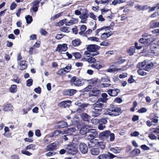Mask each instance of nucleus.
Returning <instances> with one entry per match:
<instances>
[{"label":"nucleus","instance_id":"nucleus-1","mask_svg":"<svg viewBox=\"0 0 159 159\" xmlns=\"http://www.w3.org/2000/svg\"><path fill=\"white\" fill-rule=\"evenodd\" d=\"M121 113V110L120 108L118 107H114L108 109L105 112L107 115L114 116H119Z\"/></svg>","mask_w":159,"mask_h":159},{"label":"nucleus","instance_id":"nucleus-2","mask_svg":"<svg viewBox=\"0 0 159 159\" xmlns=\"http://www.w3.org/2000/svg\"><path fill=\"white\" fill-rule=\"evenodd\" d=\"M84 80L83 79L77 78L75 76L73 77L70 80V83L71 86L76 87H80L84 84Z\"/></svg>","mask_w":159,"mask_h":159},{"label":"nucleus","instance_id":"nucleus-3","mask_svg":"<svg viewBox=\"0 0 159 159\" xmlns=\"http://www.w3.org/2000/svg\"><path fill=\"white\" fill-rule=\"evenodd\" d=\"M35 147V145L34 144H29L24 149L21 151V153L23 154L28 156H30L32 155V153L27 150H32L34 151L36 149Z\"/></svg>","mask_w":159,"mask_h":159},{"label":"nucleus","instance_id":"nucleus-4","mask_svg":"<svg viewBox=\"0 0 159 159\" xmlns=\"http://www.w3.org/2000/svg\"><path fill=\"white\" fill-rule=\"evenodd\" d=\"M65 148V149L68 151L69 153L73 155L77 152V148L72 143H69L66 145Z\"/></svg>","mask_w":159,"mask_h":159},{"label":"nucleus","instance_id":"nucleus-5","mask_svg":"<svg viewBox=\"0 0 159 159\" xmlns=\"http://www.w3.org/2000/svg\"><path fill=\"white\" fill-rule=\"evenodd\" d=\"M98 136V133L95 129H89L87 134L86 137L88 140L94 139Z\"/></svg>","mask_w":159,"mask_h":159},{"label":"nucleus","instance_id":"nucleus-6","mask_svg":"<svg viewBox=\"0 0 159 159\" xmlns=\"http://www.w3.org/2000/svg\"><path fill=\"white\" fill-rule=\"evenodd\" d=\"M116 156H115L109 152L105 154H102L100 155L97 157L98 159H112L116 157Z\"/></svg>","mask_w":159,"mask_h":159},{"label":"nucleus","instance_id":"nucleus-7","mask_svg":"<svg viewBox=\"0 0 159 159\" xmlns=\"http://www.w3.org/2000/svg\"><path fill=\"white\" fill-rule=\"evenodd\" d=\"M157 64V63L155 61H147L146 66L145 67V70L147 71H149L151 69L155 67V66Z\"/></svg>","mask_w":159,"mask_h":159},{"label":"nucleus","instance_id":"nucleus-8","mask_svg":"<svg viewBox=\"0 0 159 159\" xmlns=\"http://www.w3.org/2000/svg\"><path fill=\"white\" fill-rule=\"evenodd\" d=\"M77 91L74 89H68L64 90L63 92L64 95L72 96L75 94Z\"/></svg>","mask_w":159,"mask_h":159},{"label":"nucleus","instance_id":"nucleus-9","mask_svg":"<svg viewBox=\"0 0 159 159\" xmlns=\"http://www.w3.org/2000/svg\"><path fill=\"white\" fill-rule=\"evenodd\" d=\"M79 148L81 152L83 154H86L88 152V147L84 143H83L80 144Z\"/></svg>","mask_w":159,"mask_h":159},{"label":"nucleus","instance_id":"nucleus-10","mask_svg":"<svg viewBox=\"0 0 159 159\" xmlns=\"http://www.w3.org/2000/svg\"><path fill=\"white\" fill-rule=\"evenodd\" d=\"M110 134V131L107 130L101 132L99 134V138L104 140H106L109 137Z\"/></svg>","mask_w":159,"mask_h":159},{"label":"nucleus","instance_id":"nucleus-11","mask_svg":"<svg viewBox=\"0 0 159 159\" xmlns=\"http://www.w3.org/2000/svg\"><path fill=\"white\" fill-rule=\"evenodd\" d=\"M67 49V45L66 44H59L56 49L57 51L61 53L63 51H66Z\"/></svg>","mask_w":159,"mask_h":159},{"label":"nucleus","instance_id":"nucleus-12","mask_svg":"<svg viewBox=\"0 0 159 159\" xmlns=\"http://www.w3.org/2000/svg\"><path fill=\"white\" fill-rule=\"evenodd\" d=\"M120 91L119 89H110L107 91V93L110 96L115 97L117 96Z\"/></svg>","mask_w":159,"mask_h":159},{"label":"nucleus","instance_id":"nucleus-13","mask_svg":"<svg viewBox=\"0 0 159 159\" xmlns=\"http://www.w3.org/2000/svg\"><path fill=\"white\" fill-rule=\"evenodd\" d=\"M87 51L90 52H96L99 48V47L95 44H91L89 45L87 48Z\"/></svg>","mask_w":159,"mask_h":159},{"label":"nucleus","instance_id":"nucleus-14","mask_svg":"<svg viewBox=\"0 0 159 159\" xmlns=\"http://www.w3.org/2000/svg\"><path fill=\"white\" fill-rule=\"evenodd\" d=\"M104 105L103 103L100 102L98 101H97L93 104V106L94 108L100 109V111H101L102 109L104 108V107H105V106Z\"/></svg>","mask_w":159,"mask_h":159},{"label":"nucleus","instance_id":"nucleus-15","mask_svg":"<svg viewBox=\"0 0 159 159\" xmlns=\"http://www.w3.org/2000/svg\"><path fill=\"white\" fill-rule=\"evenodd\" d=\"M58 143H54L50 144L46 147V150L47 151H53V150L56 149L57 148V146Z\"/></svg>","mask_w":159,"mask_h":159},{"label":"nucleus","instance_id":"nucleus-16","mask_svg":"<svg viewBox=\"0 0 159 159\" xmlns=\"http://www.w3.org/2000/svg\"><path fill=\"white\" fill-rule=\"evenodd\" d=\"M89 16L88 13L87 12H85L84 14L81 15L79 16L80 18L81 19V22L82 23H86V21Z\"/></svg>","mask_w":159,"mask_h":159},{"label":"nucleus","instance_id":"nucleus-17","mask_svg":"<svg viewBox=\"0 0 159 159\" xmlns=\"http://www.w3.org/2000/svg\"><path fill=\"white\" fill-rule=\"evenodd\" d=\"M89 125H86L82 128H81L79 130L80 133L82 135H85V136L87 135V134L89 130L88 128Z\"/></svg>","mask_w":159,"mask_h":159},{"label":"nucleus","instance_id":"nucleus-18","mask_svg":"<svg viewBox=\"0 0 159 159\" xmlns=\"http://www.w3.org/2000/svg\"><path fill=\"white\" fill-rule=\"evenodd\" d=\"M95 143H96V146L99 147L102 149H104L105 148V143L102 141H99L96 139V141H95Z\"/></svg>","mask_w":159,"mask_h":159},{"label":"nucleus","instance_id":"nucleus-19","mask_svg":"<svg viewBox=\"0 0 159 159\" xmlns=\"http://www.w3.org/2000/svg\"><path fill=\"white\" fill-rule=\"evenodd\" d=\"M101 111L100 109L93 108L91 111L92 116L94 117H97L101 114Z\"/></svg>","mask_w":159,"mask_h":159},{"label":"nucleus","instance_id":"nucleus-20","mask_svg":"<svg viewBox=\"0 0 159 159\" xmlns=\"http://www.w3.org/2000/svg\"><path fill=\"white\" fill-rule=\"evenodd\" d=\"M78 19L76 18H72L70 21H67L66 23V26H70L74 24L78 23Z\"/></svg>","mask_w":159,"mask_h":159},{"label":"nucleus","instance_id":"nucleus-21","mask_svg":"<svg viewBox=\"0 0 159 159\" xmlns=\"http://www.w3.org/2000/svg\"><path fill=\"white\" fill-rule=\"evenodd\" d=\"M80 117L84 121L89 122L90 121V116L86 113H82L80 115Z\"/></svg>","mask_w":159,"mask_h":159},{"label":"nucleus","instance_id":"nucleus-22","mask_svg":"<svg viewBox=\"0 0 159 159\" xmlns=\"http://www.w3.org/2000/svg\"><path fill=\"white\" fill-rule=\"evenodd\" d=\"M100 152V149L97 148H92L90 150L91 154L93 156L98 155Z\"/></svg>","mask_w":159,"mask_h":159},{"label":"nucleus","instance_id":"nucleus-23","mask_svg":"<svg viewBox=\"0 0 159 159\" xmlns=\"http://www.w3.org/2000/svg\"><path fill=\"white\" fill-rule=\"evenodd\" d=\"M39 3V1H35L33 2V7L32 9L34 11L36 12L38 11Z\"/></svg>","mask_w":159,"mask_h":159},{"label":"nucleus","instance_id":"nucleus-24","mask_svg":"<svg viewBox=\"0 0 159 159\" xmlns=\"http://www.w3.org/2000/svg\"><path fill=\"white\" fill-rule=\"evenodd\" d=\"M67 126V124L66 122L62 121L58 123L57 127L59 129L62 128Z\"/></svg>","mask_w":159,"mask_h":159},{"label":"nucleus","instance_id":"nucleus-25","mask_svg":"<svg viewBox=\"0 0 159 159\" xmlns=\"http://www.w3.org/2000/svg\"><path fill=\"white\" fill-rule=\"evenodd\" d=\"M100 91L98 89H93L92 90L91 93H90V96H97L99 94H100Z\"/></svg>","mask_w":159,"mask_h":159},{"label":"nucleus","instance_id":"nucleus-26","mask_svg":"<svg viewBox=\"0 0 159 159\" xmlns=\"http://www.w3.org/2000/svg\"><path fill=\"white\" fill-rule=\"evenodd\" d=\"M135 47L134 46H131L127 50V52L130 56L133 55L135 52Z\"/></svg>","mask_w":159,"mask_h":159},{"label":"nucleus","instance_id":"nucleus-27","mask_svg":"<svg viewBox=\"0 0 159 159\" xmlns=\"http://www.w3.org/2000/svg\"><path fill=\"white\" fill-rule=\"evenodd\" d=\"M141 152L140 150L138 148H136L134 149L130 153V155L132 156H134L139 154Z\"/></svg>","mask_w":159,"mask_h":159},{"label":"nucleus","instance_id":"nucleus-28","mask_svg":"<svg viewBox=\"0 0 159 159\" xmlns=\"http://www.w3.org/2000/svg\"><path fill=\"white\" fill-rule=\"evenodd\" d=\"M147 61H145L139 63L137 65V67L140 69H143L145 70V67L146 66Z\"/></svg>","mask_w":159,"mask_h":159},{"label":"nucleus","instance_id":"nucleus-29","mask_svg":"<svg viewBox=\"0 0 159 159\" xmlns=\"http://www.w3.org/2000/svg\"><path fill=\"white\" fill-rule=\"evenodd\" d=\"M87 29L86 26L85 25H83L80 27V30L81 31L79 32V34L82 36H84V32Z\"/></svg>","mask_w":159,"mask_h":159},{"label":"nucleus","instance_id":"nucleus-30","mask_svg":"<svg viewBox=\"0 0 159 159\" xmlns=\"http://www.w3.org/2000/svg\"><path fill=\"white\" fill-rule=\"evenodd\" d=\"M112 34L111 33L107 32V31H106V33H104L102 34L101 36V38L103 40L105 39L108 38Z\"/></svg>","mask_w":159,"mask_h":159},{"label":"nucleus","instance_id":"nucleus-31","mask_svg":"<svg viewBox=\"0 0 159 159\" xmlns=\"http://www.w3.org/2000/svg\"><path fill=\"white\" fill-rule=\"evenodd\" d=\"M88 83L92 86L95 85L97 83V79L94 78L87 80Z\"/></svg>","mask_w":159,"mask_h":159},{"label":"nucleus","instance_id":"nucleus-32","mask_svg":"<svg viewBox=\"0 0 159 159\" xmlns=\"http://www.w3.org/2000/svg\"><path fill=\"white\" fill-rule=\"evenodd\" d=\"M151 28H153L159 27V21H153L151 22L150 24Z\"/></svg>","mask_w":159,"mask_h":159},{"label":"nucleus","instance_id":"nucleus-33","mask_svg":"<svg viewBox=\"0 0 159 159\" xmlns=\"http://www.w3.org/2000/svg\"><path fill=\"white\" fill-rule=\"evenodd\" d=\"M12 107L13 106L11 104H7L5 105L3 110L5 111H12L13 110Z\"/></svg>","mask_w":159,"mask_h":159},{"label":"nucleus","instance_id":"nucleus-34","mask_svg":"<svg viewBox=\"0 0 159 159\" xmlns=\"http://www.w3.org/2000/svg\"><path fill=\"white\" fill-rule=\"evenodd\" d=\"M110 150L115 154L119 153L121 151V149L120 148L117 147L115 148H110Z\"/></svg>","mask_w":159,"mask_h":159},{"label":"nucleus","instance_id":"nucleus-35","mask_svg":"<svg viewBox=\"0 0 159 159\" xmlns=\"http://www.w3.org/2000/svg\"><path fill=\"white\" fill-rule=\"evenodd\" d=\"M72 43L73 46L75 47H76L80 45V44L81 42L79 39H76L74 40H73L72 42Z\"/></svg>","mask_w":159,"mask_h":159},{"label":"nucleus","instance_id":"nucleus-36","mask_svg":"<svg viewBox=\"0 0 159 159\" xmlns=\"http://www.w3.org/2000/svg\"><path fill=\"white\" fill-rule=\"evenodd\" d=\"M89 141L88 142V146L89 148L93 147V146H96V143H95V141H96V139H90L89 140Z\"/></svg>","mask_w":159,"mask_h":159},{"label":"nucleus","instance_id":"nucleus-37","mask_svg":"<svg viewBox=\"0 0 159 159\" xmlns=\"http://www.w3.org/2000/svg\"><path fill=\"white\" fill-rule=\"evenodd\" d=\"M26 62L25 61H23L20 63L19 67L20 69L23 70L26 68L27 65Z\"/></svg>","mask_w":159,"mask_h":159},{"label":"nucleus","instance_id":"nucleus-38","mask_svg":"<svg viewBox=\"0 0 159 159\" xmlns=\"http://www.w3.org/2000/svg\"><path fill=\"white\" fill-rule=\"evenodd\" d=\"M147 7L146 6H142L139 5H138L135 7V8L139 11H144L146 9V7Z\"/></svg>","mask_w":159,"mask_h":159},{"label":"nucleus","instance_id":"nucleus-39","mask_svg":"<svg viewBox=\"0 0 159 159\" xmlns=\"http://www.w3.org/2000/svg\"><path fill=\"white\" fill-rule=\"evenodd\" d=\"M17 90V87L16 85L13 84L11 86L9 89L10 91L12 93H14L16 92Z\"/></svg>","mask_w":159,"mask_h":159},{"label":"nucleus","instance_id":"nucleus-40","mask_svg":"<svg viewBox=\"0 0 159 159\" xmlns=\"http://www.w3.org/2000/svg\"><path fill=\"white\" fill-rule=\"evenodd\" d=\"M56 73L58 75H63L66 74V71L63 68H61L57 71Z\"/></svg>","mask_w":159,"mask_h":159},{"label":"nucleus","instance_id":"nucleus-41","mask_svg":"<svg viewBox=\"0 0 159 159\" xmlns=\"http://www.w3.org/2000/svg\"><path fill=\"white\" fill-rule=\"evenodd\" d=\"M88 105H89V104L88 103H84L81 104L80 106V108L78 109L77 110V111L78 112H80L81 111V108L84 109V108L87 107Z\"/></svg>","mask_w":159,"mask_h":159},{"label":"nucleus","instance_id":"nucleus-42","mask_svg":"<svg viewBox=\"0 0 159 159\" xmlns=\"http://www.w3.org/2000/svg\"><path fill=\"white\" fill-rule=\"evenodd\" d=\"M26 20V23L28 24H30L32 21L33 19L31 16L30 15L26 16L25 17Z\"/></svg>","mask_w":159,"mask_h":159},{"label":"nucleus","instance_id":"nucleus-43","mask_svg":"<svg viewBox=\"0 0 159 159\" xmlns=\"http://www.w3.org/2000/svg\"><path fill=\"white\" fill-rule=\"evenodd\" d=\"M143 69H140L137 70V72L139 75L142 76H144L147 75V73L144 71Z\"/></svg>","mask_w":159,"mask_h":159},{"label":"nucleus","instance_id":"nucleus-44","mask_svg":"<svg viewBox=\"0 0 159 159\" xmlns=\"http://www.w3.org/2000/svg\"><path fill=\"white\" fill-rule=\"evenodd\" d=\"M149 38H146L147 40V43L149 44L150 43L154 41V39L153 36H149Z\"/></svg>","mask_w":159,"mask_h":159},{"label":"nucleus","instance_id":"nucleus-45","mask_svg":"<svg viewBox=\"0 0 159 159\" xmlns=\"http://www.w3.org/2000/svg\"><path fill=\"white\" fill-rule=\"evenodd\" d=\"M71 65L70 64H68L65 68H63L66 71V73L69 72L71 68Z\"/></svg>","mask_w":159,"mask_h":159},{"label":"nucleus","instance_id":"nucleus-46","mask_svg":"<svg viewBox=\"0 0 159 159\" xmlns=\"http://www.w3.org/2000/svg\"><path fill=\"white\" fill-rule=\"evenodd\" d=\"M91 121L92 124L96 125L99 123L100 120L96 118H93L91 120Z\"/></svg>","mask_w":159,"mask_h":159},{"label":"nucleus","instance_id":"nucleus-47","mask_svg":"<svg viewBox=\"0 0 159 159\" xmlns=\"http://www.w3.org/2000/svg\"><path fill=\"white\" fill-rule=\"evenodd\" d=\"M87 61L89 63H94L96 61L95 59L93 57H90L88 58V59H86Z\"/></svg>","mask_w":159,"mask_h":159},{"label":"nucleus","instance_id":"nucleus-48","mask_svg":"<svg viewBox=\"0 0 159 159\" xmlns=\"http://www.w3.org/2000/svg\"><path fill=\"white\" fill-rule=\"evenodd\" d=\"M73 56L76 59H78L81 57V55L79 52H75L72 53Z\"/></svg>","mask_w":159,"mask_h":159},{"label":"nucleus","instance_id":"nucleus-49","mask_svg":"<svg viewBox=\"0 0 159 159\" xmlns=\"http://www.w3.org/2000/svg\"><path fill=\"white\" fill-rule=\"evenodd\" d=\"M147 40L146 38H140L139 40V42L142 44L147 43Z\"/></svg>","mask_w":159,"mask_h":159},{"label":"nucleus","instance_id":"nucleus-50","mask_svg":"<svg viewBox=\"0 0 159 159\" xmlns=\"http://www.w3.org/2000/svg\"><path fill=\"white\" fill-rule=\"evenodd\" d=\"M76 131V128L75 127H72L68 128L67 130L68 132L71 134L73 132H74Z\"/></svg>","mask_w":159,"mask_h":159},{"label":"nucleus","instance_id":"nucleus-51","mask_svg":"<svg viewBox=\"0 0 159 159\" xmlns=\"http://www.w3.org/2000/svg\"><path fill=\"white\" fill-rule=\"evenodd\" d=\"M106 127L105 125L102 123H99L98 126V128L100 130H102Z\"/></svg>","mask_w":159,"mask_h":159},{"label":"nucleus","instance_id":"nucleus-52","mask_svg":"<svg viewBox=\"0 0 159 159\" xmlns=\"http://www.w3.org/2000/svg\"><path fill=\"white\" fill-rule=\"evenodd\" d=\"M88 40L91 41H96L98 42L99 40V39L95 37H90L88 38Z\"/></svg>","mask_w":159,"mask_h":159},{"label":"nucleus","instance_id":"nucleus-53","mask_svg":"<svg viewBox=\"0 0 159 159\" xmlns=\"http://www.w3.org/2000/svg\"><path fill=\"white\" fill-rule=\"evenodd\" d=\"M26 82V85L28 87H30L32 84L33 80L31 79H29Z\"/></svg>","mask_w":159,"mask_h":159},{"label":"nucleus","instance_id":"nucleus-54","mask_svg":"<svg viewBox=\"0 0 159 159\" xmlns=\"http://www.w3.org/2000/svg\"><path fill=\"white\" fill-rule=\"evenodd\" d=\"M109 136H110V141H112L114 140L115 138V135L113 133H111L110 131Z\"/></svg>","mask_w":159,"mask_h":159},{"label":"nucleus","instance_id":"nucleus-55","mask_svg":"<svg viewBox=\"0 0 159 159\" xmlns=\"http://www.w3.org/2000/svg\"><path fill=\"white\" fill-rule=\"evenodd\" d=\"M68 20L66 19H63L59 22L58 24L59 25H62L64 24H65L66 25V23Z\"/></svg>","mask_w":159,"mask_h":159},{"label":"nucleus","instance_id":"nucleus-56","mask_svg":"<svg viewBox=\"0 0 159 159\" xmlns=\"http://www.w3.org/2000/svg\"><path fill=\"white\" fill-rule=\"evenodd\" d=\"M61 13H58L57 14H56L53 16L52 17L51 19L54 20L56 19H57L58 17H59L61 16Z\"/></svg>","mask_w":159,"mask_h":159},{"label":"nucleus","instance_id":"nucleus-57","mask_svg":"<svg viewBox=\"0 0 159 159\" xmlns=\"http://www.w3.org/2000/svg\"><path fill=\"white\" fill-rule=\"evenodd\" d=\"M148 137L152 140H155L157 138L156 136L152 134H149L148 135Z\"/></svg>","mask_w":159,"mask_h":159},{"label":"nucleus","instance_id":"nucleus-58","mask_svg":"<svg viewBox=\"0 0 159 159\" xmlns=\"http://www.w3.org/2000/svg\"><path fill=\"white\" fill-rule=\"evenodd\" d=\"M56 153L52 151L47 153L45 155L47 156L50 157L54 155Z\"/></svg>","mask_w":159,"mask_h":159},{"label":"nucleus","instance_id":"nucleus-59","mask_svg":"<svg viewBox=\"0 0 159 159\" xmlns=\"http://www.w3.org/2000/svg\"><path fill=\"white\" fill-rule=\"evenodd\" d=\"M68 27H63L61 28L60 30L62 32H68Z\"/></svg>","mask_w":159,"mask_h":159},{"label":"nucleus","instance_id":"nucleus-60","mask_svg":"<svg viewBox=\"0 0 159 159\" xmlns=\"http://www.w3.org/2000/svg\"><path fill=\"white\" fill-rule=\"evenodd\" d=\"M147 111V109L143 107L139 109L138 111L139 113H143L146 112Z\"/></svg>","mask_w":159,"mask_h":159},{"label":"nucleus","instance_id":"nucleus-61","mask_svg":"<svg viewBox=\"0 0 159 159\" xmlns=\"http://www.w3.org/2000/svg\"><path fill=\"white\" fill-rule=\"evenodd\" d=\"M141 148L144 150H148L150 149V148L146 145H142L141 146Z\"/></svg>","mask_w":159,"mask_h":159},{"label":"nucleus","instance_id":"nucleus-62","mask_svg":"<svg viewBox=\"0 0 159 159\" xmlns=\"http://www.w3.org/2000/svg\"><path fill=\"white\" fill-rule=\"evenodd\" d=\"M139 134V133L137 131H135L131 134V135L132 136L136 137L138 136Z\"/></svg>","mask_w":159,"mask_h":159},{"label":"nucleus","instance_id":"nucleus-63","mask_svg":"<svg viewBox=\"0 0 159 159\" xmlns=\"http://www.w3.org/2000/svg\"><path fill=\"white\" fill-rule=\"evenodd\" d=\"M41 88L39 87L36 88L34 89V91L37 93L40 94L41 92Z\"/></svg>","mask_w":159,"mask_h":159},{"label":"nucleus","instance_id":"nucleus-64","mask_svg":"<svg viewBox=\"0 0 159 159\" xmlns=\"http://www.w3.org/2000/svg\"><path fill=\"white\" fill-rule=\"evenodd\" d=\"M16 6V4L15 2H13L10 6L11 10H12L15 8Z\"/></svg>","mask_w":159,"mask_h":159}]
</instances>
